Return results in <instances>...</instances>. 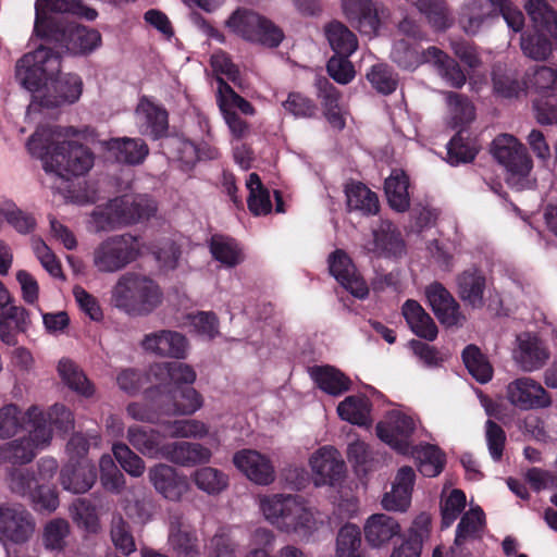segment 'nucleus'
<instances>
[{
    "instance_id": "f257e3e1",
    "label": "nucleus",
    "mask_w": 557,
    "mask_h": 557,
    "mask_svg": "<svg viewBox=\"0 0 557 557\" xmlns=\"http://www.w3.org/2000/svg\"><path fill=\"white\" fill-rule=\"evenodd\" d=\"M61 67L60 55L46 47H39L17 61L15 78L33 95L28 114L36 107L57 109L79 101L84 91L83 78L75 73H62Z\"/></svg>"
},
{
    "instance_id": "f03ea898",
    "label": "nucleus",
    "mask_w": 557,
    "mask_h": 557,
    "mask_svg": "<svg viewBox=\"0 0 557 557\" xmlns=\"http://www.w3.org/2000/svg\"><path fill=\"white\" fill-rule=\"evenodd\" d=\"M62 13H72L89 21L97 17V12L79 0H36L33 34L58 45L72 55H86L100 47L101 35L98 30L64 21L59 16Z\"/></svg>"
},
{
    "instance_id": "7ed1b4c3",
    "label": "nucleus",
    "mask_w": 557,
    "mask_h": 557,
    "mask_svg": "<svg viewBox=\"0 0 557 557\" xmlns=\"http://www.w3.org/2000/svg\"><path fill=\"white\" fill-rule=\"evenodd\" d=\"M82 134L72 126L39 127L28 139L27 149L41 159L46 172L64 180L79 177L95 163L94 153L75 140Z\"/></svg>"
},
{
    "instance_id": "20e7f679",
    "label": "nucleus",
    "mask_w": 557,
    "mask_h": 557,
    "mask_svg": "<svg viewBox=\"0 0 557 557\" xmlns=\"http://www.w3.org/2000/svg\"><path fill=\"white\" fill-rule=\"evenodd\" d=\"M162 301L163 293L159 284L137 272L120 275L111 289V304L133 317L150 314Z\"/></svg>"
},
{
    "instance_id": "39448f33",
    "label": "nucleus",
    "mask_w": 557,
    "mask_h": 557,
    "mask_svg": "<svg viewBox=\"0 0 557 557\" xmlns=\"http://www.w3.org/2000/svg\"><path fill=\"white\" fill-rule=\"evenodd\" d=\"M264 518L276 529L307 536L315 525V519L304 498L297 495L275 494L259 498Z\"/></svg>"
},
{
    "instance_id": "423d86ee",
    "label": "nucleus",
    "mask_w": 557,
    "mask_h": 557,
    "mask_svg": "<svg viewBox=\"0 0 557 557\" xmlns=\"http://www.w3.org/2000/svg\"><path fill=\"white\" fill-rule=\"evenodd\" d=\"M49 424L47 420L44 418L42 412L38 407H30L25 416L23 417L24 424L21 423L20 411L15 405H7L0 409V437H11L15 435L17 430L24 425V428L29 433V437L22 438L17 441L18 443L24 441V445L27 446V443L33 444L32 438H34V422L35 424L45 425L49 432L51 433L50 424H54L60 430L66 432L74 426V418L72 412L66 409L63 405H54L49 413Z\"/></svg>"
},
{
    "instance_id": "0eeeda50",
    "label": "nucleus",
    "mask_w": 557,
    "mask_h": 557,
    "mask_svg": "<svg viewBox=\"0 0 557 557\" xmlns=\"http://www.w3.org/2000/svg\"><path fill=\"white\" fill-rule=\"evenodd\" d=\"M156 210L154 201L148 196L126 194L111 200L104 210L95 211L91 223L96 231L112 230L148 219Z\"/></svg>"
},
{
    "instance_id": "6e6552de",
    "label": "nucleus",
    "mask_w": 557,
    "mask_h": 557,
    "mask_svg": "<svg viewBox=\"0 0 557 557\" xmlns=\"http://www.w3.org/2000/svg\"><path fill=\"white\" fill-rule=\"evenodd\" d=\"M491 152L494 159L507 171L506 181L517 190L532 188L534 181L530 178L533 161L527 148L515 136L500 134L492 143Z\"/></svg>"
},
{
    "instance_id": "1a4fd4ad",
    "label": "nucleus",
    "mask_w": 557,
    "mask_h": 557,
    "mask_svg": "<svg viewBox=\"0 0 557 557\" xmlns=\"http://www.w3.org/2000/svg\"><path fill=\"white\" fill-rule=\"evenodd\" d=\"M145 245L131 234L115 235L100 242L91 251V265L97 273L113 274L124 270L144 253Z\"/></svg>"
},
{
    "instance_id": "9d476101",
    "label": "nucleus",
    "mask_w": 557,
    "mask_h": 557,
    "mask_svg": "<svg viewBox=\"0 0 557 557\" xmlns=\"http://www.w3.org/2000/svg\"><path fill=\"white\" fill-rule=\"evenodd\" d=\"M530 83L540 96L533 103L536 121L542 125L557 124V100H553L557 96V70L537 66Z\"/></svg>"
},
{
    "instance_id": "9b49d317",
    "label": "nucleus",
    "mask_w": 557,
    "mask_h": 557,
    "mask_svg": "<svg viewBox=\"0 0 557 557\" xmlns=\"http://www.w3.org/2000/svg\"><path fill=\"white\" fill-rule=\"evenodd\" d=\"M218 82L219 107L233 135L234 159L242 165L244 163V152L242 151L244 100L222 77H218Z\"/></svg>"
},
{
    "instance_id": "f8f14e48",
    "label": "nucleus",
    "mask_w": 557,
    "mask_h": 557,
    "mask_svg": "<svg viewBox=\"0 0 557 557\" xmlns=\"http://www.w3.org/2000/svg\"><path fill=\"white\" fill-rule=\"evenodd\" d=\"M416 429L412 417L399 411H389L376 425L379 438L401 455L411 450L410 436Z\"/></svg>"
},
{
    "instance_id": "ddd939ff",
    "label": "nucleus",
    "mask_w": 557,
    "mask_h": 557,
    "mask_svg": "<svg viewBox=\"0 0 557 557\" xmlns=\"http://www.w3.org/2000/svg\"><path fill=\"white\" fill-rule=\"evenodd\" d=\"M315 486H335L345 475L346 466L341 454L333 446L320 447L309 459Z\"/></svg>"
},
{
    "instance_id": "4468645a",
    "label": "nucleus",
    "mask_w": 557,
    "mask_h": 557,
    "mask_svg": "<svg viewBox=\"0 0 557 557\" xmlns=\"http://www.w3.org/2000/svg\"><path fill=\"white\" fill-rule=\"evenodd\" d=\"M363 249L375 257L396 259L405 253L406 245L397 226L388 220H381L372 228V236L364 242Z\"/></svg>"
},
{
    "instance_id": "2eb2a0df",
    "label": "nucleus",
    "mask_w": 557,
    "mask_h": 557,
    "mask_svg": "<svg viewBox=\"0 0 557 557\" xmlns=\"http://www.w3.org/2000/svg\"><path fill=\"white\" fill-rule=\"evenodd\" d=\"M329 271L331 275L354 297L366 299L369 295V287L359 274L351 258L342 249L333 251L329 259Z\"/></svg>"
},
{
    "instance_id": "dca6fc26",
    "label": "nucleus",
    "mask_w": 557,
    "mask_h": 557,
    "mask_svg": "<svg viewBox=\"0 0 557 557\" xmlns=\"http://www.w3.org/2000/svg\"><path fill=\"white\" fill-rule=\"evenodd\" d=\"M149 397L160 405L165 416L193 414L202 407L201 395L193 387L150 392Z\"/></svg>"
},
{
    "instance_id": "f3484780",
    "label": "nucleus",
    "mask_w": 557,
    "mask_h": 557,
    "mask_svg": "<svg viewBox=\"0 0 557 557\" xmlns=\"http://www.w3.org/2000/svg\"><path fill=\"white\" fill-rule=\"evenodd\" d=\"M35 530L30 515L16 506H0V541L22 544L29 540Z\"/></svg>"
},
{
    "instance_id": "a211bd4d",
    "label": "nucleus",
    "mask_w": 557,
    "mask_h": 557,
    "mask_svg": "<svg viewBox=\"0 0 557 557\" xmlns=\"http://www.w3.org/2000/svg\"><path fill=\"white\" fill-rule=\"evenodd\" d=\"M507 399L521 410L547 408L552 400L545 388L531 377H519L507 385Z\"/></svg>"
},
{
    "instance_id": "6ab92c4d",
    "label": "nucleus",
    "mask_w": 557,
    "mask_h": 557,
    "mask_svg": "<svg viewBox=\"0 0 557 557\" xmlns=\"http://www.w3.org/2000/svg\"><path fill=\"white\" fill-rule=\"evenodd\" d=\"M145 351L174 359H185L189 350L187 337L173 330H160L146 334L141 341Z\"/></svg>"
},
{
    "instance_id": "aec40b11",
    "label": "nucleus",
    "mask_w": 557,
    "mask_h": 557,
    "mask_svg": "<svg viewBox=\"0 0 557 557\" xmlns=\"http://www.w3.org/2000/svg\"><path fill=\"white\" fill-rule=\"evenodd\" d=\"M194 368L183 362H158L149 368L147 380L159 391L182 387L196 381Z\"/></svg>"
},
{
    "instance_id": "412c9836",
    "label": "nucleus",
    "mask_w": 557,
    "mask_h": 557,
    "mask_svg": "<svg viewBox=\"0 0 557 557\" xmlns=\"http://www.w3.org/2000/svg\"><path fill=\"white\" fill-rule=\"evenodd\" d=\"M425 296L435 317L445 326L461 325L465 317L460 306L443 284L434 282L425 288Z\"/></svg>"
},
{
    "instance_id": "4be33fe9",
    "label": "nucleus",
    "mask_w": 557,
    "mask_h": 557,
    "mask_svg": "<svg viewBox=\"0 0 557 557\" xmlns=\"http://www.w3.org/2000/svg\"><path fill=\"white\" fill-rule=\"evenodd\" d=\"M549 358V351L545 344L534 334L521 333L517 336V348L513 350V359L517 364L527 372L542 368Z\"/></svg>"
},
{
    "instance_id": "5701e85b",
    "label": "nucleus",
    "mask_w": 557,
    "mask_h": 557,
    "mask_svg": "<svg viewBox=\"0 0 557 557\" xmlns=\"http://www.w3.org/2000/svg\"><path fill=\"white\" fill-rule=\"evenodd\" d=\"M148 476L156 491L170 500H180L189 488L187 478L164 463L151 467Z\"/></svg>"
},
{
    "instance_id": "b1692460",
    "label": "nucleus",
    "mask_w": 557,
    "mask_h": 557,
    "mask_svg": "<svg viewBox=\"0 0 557 557\" xmlns=\"http://www.w3.org/2000/svg\"><path fill=\"white\" fill-rule=\"evenodd\" d=\"M34 425V438H32L33 444L27 443V446L24 445V441L11 442L4 445H0V462L8 460L13 463H25L29 462L36 455L37 450L45 448L50 442V432L49 430L41 424H33Z\"/></svg>"
},
{
    "instance_id": "393cba45",
    "label": "nucleus",
    "mask_w": 557,
    "mask_h": 557,
    "mask_svg": "<svg viewBox=\"0 0 557 557\" xmlns=\"http://www.w3.org/2000/svg\"><path fill=\"white\" fill-rule=\"evenodd\" d=\"M349 22L361 33L373 36L380 28L379 10L371 0H342Z\"/></svg>"
},
{
    "instance_id": "a878e982",
    "label": "nucleus",
    "mask_w": 557,
    "mask_h": 557,
    "mask_svg": "<svg viewBox=\"0 0 557 557\" xmlns=\"http://www.w3.org/2000/svg\"><path fill=\"white\" fill-rule=\"evenodd\" d=\"M95 480V468L87 460L70 461L63 467L60 474V482L63 488L74 494L89 491Z\"/></svg>"
},
{
    "instance_id": "bb28decb",
    "label": "nucleus",
    "mask_w": 557,
    "mask_h": 557,
    "mask_svg": "<svg viewBox=\"0 0 557 557\" xmlns=\"http://www.w3.org/2000/svg\"><path fill=\"white\" fill-rule=\"evenodd\" d=\"M246 40L257 41L263 46L275 48L283 38L281 28L256 12L246 10Z\"/></svg>"
},
{
    "instance_id": "cd10ccee",
    "label": "nucleus",
    "mask_w": 557,
    "mask_h": 557,
    "mask_svg": "<svg viewBox=\"0 0 557 557\" xmlns=\"http://www.w3.org/2000/svg\"><path fill=\"white\" fill-rule=\"evenodd\" d=\"M136 123L140 132L154 138L168 129V114L165 110L147 98L140 99L135 111Z\"/></svg>"
},
{
    "instance_id": "c85d7f7f",
    "label": "nucleus",
    "mask_w": 557,
    "mask_h": 557,
    "mask_svg": "<svg viewBox=\"0 0 557 557\" xmlns=\"http://www.w3.org/2000/svg\"><path fill=\"white\" fill-rule=\"evenodd\" d=\"M485 287L486 278L478 268L466 269L457 276L458 295L472 308L483 307Z\"/></svg>"
},
{
    "instance_id": "c756f323",
    "label": "nucleus",
    "mask_w": 557,
    "mask_h": 557,
    "mask_svg": "<svg viewBox=\"0 0 557 557\" xmlns=\"http://www.w3.org/2000/svg\"><path fill=\"white\" fill-rule=\"evenodd\" d=\"M161 458L189 467L208 462L211 458V451L197 443L178 442L164 445Z\"/></svg>"
},
{
    "instance_id": "7c9ffc66",
    "label": "nucleus",
    "mask_w": 557,
    "mask_h": 557,
    "mask_svg": "<svg viewBox=\"0 0 557 557\" xmlns=\"http://www.w3.org/2000/svg\"><path fill=\"white\" fill-rule=\"evenodd\" d=\"M364 537L371 547L379 548L399 535L400 525L385 513H374L364 523Z\"/></svg>"
},
{
    "instance_id": "2f4dec72",
    "label": "nucleus",
    "mask_w": 557,
    "mask_h": 557,
    "mask_svg": "<svg viewBox=\"0 0 557 557\" xmlns=\"http://www.w3.org/2000/svg\"><path fill=\"white\" fill-rule=\"evenodd\" d=\"M315 88L326 120L334 128L343 129L345 119L339 106V91L326 77H317Z\"/></svg>"
},
{
    "instance_id": "473e14b6",
    "label": "nucleus",
    "mask_w": 557,
    "mask_h": 557,
    "mask_svg": "<svg viewBox=\"0 0 557 557\" xmlns=\"http://www.w3.org/2000/svg\"><path fill=\"white\" fill-rule=\"evenodd\" d=\"M495 0H470L460 23L467 34L475 35L488 21L498 16Z\"/></svg>"
},
{
    "instance_id": "72a5a7b5",
    "label": "nucleus",
    "mask_w": 557,
    "mask_h": 557,
    "mask_svg": "<svg viewBox=\"0 0 557 557\" xmlns=\"http://www.w3.org/2000/svg\"><path fill=\"white\" fill-rule=\"evenodd\" d=\"M401 312L408 326L417 336L426 341L436 338L437 326L418 301L413 299L406 300Z\"/></svg>"
},
{
    "instance_id": "f704fd0d",
    "label": "nucleus",
    "mask_w": 557,
    "mask_h": 557,
    "mask_svg": "<svg viewBox=\"0 0 557 557\" xmlns=\"http://www.w3.org/2000/svg\"><path fill=\"white\" fill-rule=\"evenodd\" d=\"M58 463L52 458L41 459L38 466V478L29 475L24 469H17L10 475V487L13 492L25 495L33 486H37L39 481H48L55 473Z\"/></svg>"
},
{
    "instance_id": "c9c22d12",
    "label": "nucleus",
    "mask_w": 557,
    "mask_h": 557,
    "mask_svg": "<svg viewBox=\"0 0 557 557\" xmlns=\"http://www.w3.org/2000/svg\"><path fill=\"white\" fill-rule=\"evenodd\" d=\"M346 202L349 211H358L362 215H374L379 212L377 196L363 183L350 182L345 187Z\"/></svg>"
},
{
    "instance_id": "e433bc0d",
    "label": "nucleus",
    "mask_w": 557,
    "mask_h": 557,
    "mask_svg": "<svg viewBox=\"0 0 557 557\" xmlns=\"http://www.w3.org/2000/svg\"><path fill=\"white\" fill-rule=\"evenodd\" d=\"M409 178L405 171L395 169L385 180L384 190L389 207L397 212H405L410 207L408 193Z\"/></svg>"
},
{
    "instance_id": "4c0bfd02",
    "label": "nucleus",
    "mask_w": 557,
    "mask_h": 557,
    "mask_svg": "<svg viewBox=\"0 0 557 557\" xmlns=\"http://www.w3.org/2000/svg\"><path fill=\"white\" fill-rule=\"evenodd\" d=\"M103 145L117 161L127 164L141 163L148 154V147L140 139L113 138Z\"/></svg>"
},
{
    "instance_id": "58836bf2",
    "label": "nucleus",
    "mask_w": 557,
    "mask_h": 557,
    "mask_svg": "<svg viewBox=\"0 0 557 557\" xmlns=\"http://www.w3.org/2000/svg\"><path fill=\"white\" fill-rule=\"evenodd\" d=\"M310 375L319 388L332 396H339L350 388V380L332 366L313 367Z\"/></svg>"
},
{
    "instance_id": "ea45409f",
    "label": "nucleus",
    "mask_w": 557,
    "mask_h": 557,
    "mask_svg": "<svg viewBox=\"0 0 557 557\" xmlns=\"http://www.w3.org/2000/svg\"><path fill=\"white\" fill-rule=\"evenodd\" d=\"M58 373L62 382L76 394L83 397H91L94 395V385L73 360L62 358L58 363Z\"/></svg>"
},
{
    "instance_id": "a19ab883",
    "label": "nucleus",
    "mask_w": 557,
    "mask_h": 557,
    "mask_svg": "<svg viewBox=\"0 0 557 557\" xmlns=\"http://www.w3.org/2000/svg\"><path fill=\"white\" fill-rule=\"evenodd\" d=\"M428 55L431 64L438 71L442 78L451 87L461 88L466 83V75L459 64L437 47H429Z\"/></svg>"
},
{
    "instance_id": "79ce46f5",
    "label": "nucleus",
    "mask_w": 557,
    "mask_h": 557,
    "mask_svg": "<svg viewBox=\"0 0 557 557\" xmlns=\"http://www.w3.org/2000/svg\"><path fill=\"white\" fill-rule=\"evenodd\" d=\"M127 440L140 454L150 458H161L164 445L161 444L162 436L159 432L133 425L127 430Z\"/></svg>"
},
{
    "instance_id": "37998d69",
    "label": "nucleus",
    "mask_w": 557,
    "mask_h": 557,
    "mask_svg": "<svg viewBox=\"0 0 557 557\" xmlns=\"http://www.w3.org/2000/svg\"><path fill=\"white\" fill-rule=\"evenodd\" d=\"M391 60L400 69L414 71L421 64L430 63L431 57L428 55V49L419 51L418 47L408 40L399 39L393 44Z\"/></svg>"
},
{
    "instance_id": "c03bdc74",
    "label": "nucleus",
    "mask_w": 557,
    "mask_h": 557,
    "mask_svg": "<svg viewBox=\"0 0 557 557\" xmlns=\"http://www.w3.org/2000/svg\"><path fill=\"white\" fill-rule=\"evenodd\" d=\"M409 454L416 458L418 470L423 476L434 478L438 475L444 468L445 456L440 448L434 445L411 446Z\"/></svg>"
},
{
    "instance_id": "a18cd8bd",
    "label": "nucleus",
    "mask_w": 557,
    "mask_h": 557,
    "mask_svg": "<svg viewBox=\"0 0 557 557\" xmlns=\"http://www.w3.org/2000/svg\"><path fill=\"white\" fill-rule=\"evenodd\" d=\"M326 39L337 55H351L358 48L356 35L343 23L332 22L325 27Z\"/></svg>"
},
{
    "instance_id": "49530a36",
    "label": "nucleus",
    "mask_w": 557,
    "mask_h": 557,
    "mask_svg": "<svg viewBox=\"0 0 557 557\" xmlns=\"http://www.w3.org/2000/svg\"><path fill=\"white\" fill-rule=\"evenodd\" d=\"M484 524L485 515L481 507L476 506L465 512L456 529L455 546L459 547L467 541L479 539Z\"/></svg>"
},
{
    "instance_id": "de8ad7c7",
    "label": "nucleus",
    "mask_w": 557,
    "mask_h": 557,
    "mask_svg": "<svg viewBox=\"0 0 557 557\" xmlns=\"http://www.w3.org/2000/svg\"><path fill=\"white\" fill-rule=\"evenodd\" d=\"M339 418L356 425L370 423V404L363 396L351 395L346 397L337 406Z\"/></svg>"
},
{
    "instance_id": "09e8293b",
    "label": "nucleus",
    "mask_w": 557,
    "mask_h": 557,
    "mask_svg": "<svg viewBox=\"0 0 557 557\" xmlns=\"http://www.w3.org/2000/svg\"><path fill=\"white\" fill-rule=\"evenodd\" d=\"M169 544L180 557H196L199 553L196 535L182 523L171 524Z\"/></svg>"
},
{
    "instance_id": "8fccbe9b",
    "label": "nucleus",
    "mask_w": 557,
    "mask_h": 557,
    "mask_svg": "<svg viewBox=\"0 0 557 557\" xmlns=\"http://www.w3.org/2000/svg\"><path fill=\"white\" fill-rule=\"evenodd\" d=\"M414 5L435 30H445L453 25L454 18L444 0H414Z\"/></svg>"
},
{
    "instance_id": "3c124183",
    "label": "nucleus",
    "mask_w": 557,
    "mask_h": 557,
    "mask_svg": "<svg viewBox=\"0 0 557 557\" xmlns=\"http://www.w3.org/2000/svg\"><path fill=\"white\" fill-rule=\"evenodd\" d=\"M246 189L249 190L248 208L253 215H267L272 211L269 189L263 186L257 173L249 175L248 181H246Z\"/></svg>"
},
{
    "instance_id": "603ef678",
    "label": "nucleus",
    "mask_w": 557,
    "mask_h": 557,
    "mask_svg": "<svg viewBox=\"0 0 557 557\" xmlns=\"http://www.w3.org/2000/svg\"><path fill=\"white\" fill-rule=\"evenodd\" d=\"M445 96L450 114L449 126L461 129L474 119V107L466 96L457 92L447 91Z\"/></svg>"
},
{
    "instance_id": "864d4df0",
    "label": "nucleus",
    "mask_w": 557,
    "mask_h": 557,
    "mask_svg": "<svg viewBox=\"0 0 557 557\" xmlns=\"http://www.w3.org/2000/svg\"><path fill=\"white\" fill-rule=\"evenodd\" d=\"M246 478L256 484L268 485L274 480L273 466L263 455L246 449Z\"/></svg>"
},
{
    "instance_id": "5fc2aeb1",
    "label": "nucleus",
    "mask_w": 557,
    "mask_h": 557,
    "mask_svg": "<svg viewBox=\"0 0 557 557\" xmlns=\"http://www.w3.org/2000/svg\"><path fill=\"white\" fill-rule=\"evenodd\" d=\"M463 363L469 373L480 383H487L493 376V369L486 357L475 345H468L462 351Z\"/></svg>"
},
{
    "instance_id": "6e6d98bb",
    "label": "nucleus",
    "mask_w": 557,
    "mask_h": 557,
    "mask_svg": "<svg viewBox=\"0 0 557 557\" xmlns=\"http://www.w3.org/2000/svg\"><path fill=\"white\" fill-rule=\"evenodd\" d=\"M542 29H535L533 33H523L520 38V48L523 54L532 60H546L552 53V42Z\"/></svg>"
},
{
    "instance_id": "4d7b16f0",
    "label": "nucleus",
    "mask_w": 557,
    "mask_h": 557,
    "mask_svg": "<svg viewBox=\"0 0 557 557\" xmlns=\"http://www.w3.org/2000/svg\"><path fill=\"white\" fill-rule=\"evenodd\" d=\"M523 7L535 29L547 32L557 23V12L546 0H523Z\"/></svg>"
},
{
    "instance_id": "13d9d810",
    "label": "nucleus",
    "mask_w": 557,
    "mask_h": 557,
    "mask_svg": "<svg viewBox=\"0 0 557 557\" xmlns=\"http://www.w3.org/2000/svg\"><path fill=\"white\" fill-rule=\"evenodd\" d=\"M193 481L199 490L210 495L221 493L228 485L227 475L212 467L196 470L193 474Z\"/></svg>"
},
{
    "instance_id": "bf43d9fd",
    "label": "nucleus",
    "mask_w": 557,
    "mask_h": 557,
    "mask_svg": "<svg viewBox=\"0 0 557 557\" xmlns=\"http://www.w3.org/2000/svg\"><path fill=\"white\" fill-rule=\"evenodd\" d=\"M371 86L382 95L393 94L398 86L397 74L386 64H374L367 73Z\"/></svg>"
},
{
    "instance_id": "052dcab7",
    "label": "nucleus",
    "mask_w": 557,
    "mask_h": 557,
    "mask_svg": "<svg viewBox=\"0 0 557 557\" xmlns=\"http://www.w3.org/2000/svg\"><path fill=\"white\" fill-rule=\"evenodd\" d=\"M153 386L146 393V398L149 400L148 404L144 403H131L126 407V413L129 418L140 422L148 423H162V417L165 416L161 410L160 405L149 397L150 392L156 391Z\"/></svg>"
},
{
    "instance_id": "680f3d73",
    "label": "nucleus",
    "mask_w": 557,
    "mask_h": 557,
    "mask_svg": "<svg viewBox=\"0 0 557 557\" xmlns=\"http://www.w3.org/2000/svg\"><path fill=\"white\" fill-rule=\"evenodd\" d=\"M360 546V529L352 523H346L343 525L336 537V557H351L359 555Z\"/></svg>"
},
{
    "instance_id": "e2e57ef3",
    "label": "nucleus",
    "mask_w": 557,
    "mask_h": 557,
    "mask_svg": "<svg viewBox=\"0 0 557 557\" xmlns=\"http://www.w3.org/2000/svg\"><path fill=\"white\" fill-rule=\"evenodd\" d=\"M151 249L161 270L169 271L176 268L181 251L174 239H159L153 244Z\"/></svg>"
},
{
    "instance_id": "0e129e2a",
    "label": "nucleus",
    "mask_w": 557,
    "mask_h": 557,
    "mask_svg": "<svg viewBox=\"0 0 557 557\" xmlns=\"http://www.w3.org/2000/svg\"><path fill=\"white\" fill-rule=\"evenodd\" d=\"M476 153V148L465 140L461 132H458L447 144V162L453 166L472 162Z\"/></svg>"
},
{
    "instance_id": "69168bd1",
    "label": "nucleus",
    "mask_w": 557,
    "mask_h": 557,
    "mask_svg": "<svg viewBox=\"0 0 557 557\" xmlns=\"http://www.w3.org/2000/svg\"><path fill=\"white\" fill-rule=\"evenodd\" d=\"M210 251L215 260L226 267L234 265L238 260L239 249L235 242L223 235H213Z\"/></svg>"
},
{
    "instance_id": "338daca9",
    "label": "nucleus",
    "mask_w": 557,
    "mask_h": 557,
    "mask_svg": "<svg viewBox=\"0 0 557 557\" xmlns=\"http://www.w3.org/2000/svg\"><path fill=\"white\" fill-rule=\"evenodd\" d=\"M115 459L123 470L131 476L139 478L144 474L146 466L144 460L123 443H116L112 446Z\"/></svg>"
},
{
    "instance_id": "774afa93",
    "label": "nucleus",
    "mask_w": 557,
    "mask_h": 557,
    "mask_svg": "<svg viewBox=\"0 0 557 557\" xmlns=\"http://www.w3.org/2000/svg\"><path fill=\"white\" fill-rule=\"evenodd\" d=\"M467 504L466 494L458 488L441 502L442 527L449 528L465 510Z\"/></svg>"
}]
</instances>
